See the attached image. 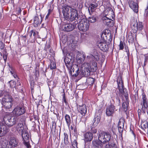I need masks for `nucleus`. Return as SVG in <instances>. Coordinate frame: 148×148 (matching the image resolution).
<instances>
[{
  "label": "nucleus",
  "mask_w": 148,
  "mask_h": 148,
  "mask_svg": "<svg viewBox=\"0 0 148 148\" xmlns=\"http://www.w3.org/2000/svg\"><path fill=\"white\" fill-rule=\"evenodd\" d=\"M84 140L86 142L91 141L93 138V134L90 132H87L84 134Z\"/></svg>",
  "instance_id": "obj_21"
},
{
  "label": "nucleus",
  "mask_w": 148,
  "mask_h": 148,
  "mask_svg": "<svg viewBox=\"0 0 148 148\" xmlns=\"http://www.w3.org/2000/svg\"><path fill=\"white\" fill-rule=\"evenodd\" d=\"M98 6V4L97 3H92L90 4L88 8V10H89V8H90V9L92 10L95 8H97Z\"/></svg>",
  "instance_id": "obj_35"
},
{
  "label": "nucleus",
  "mask_w": 148,
  "mask_h": 148,
  "mask_svg": "<svg viewBox=\"0 0 148 148\" xmlns=\"http://www.w3.org/2000/svg\"><path fill=\"white\" fill-rule=\"evenodd\" d=\"M86 56L83 54H81L78 55L77 57V60L78 63H82L85 60Z\"/></svg>",
  "instance_id": "obj_25"
},
{
  "label": "nucleus",
  "mask_w": 148,
  "mask_h": 148,
  "mask_svg": "<svg viewBox=\"0 0 148 148\" xmlns=\"http://www.w3.org/2000/svg\"><path fill=\"white\" fill-rule=\"evenodd\" d=\"M64 148H69V147L68 146H65L64 147Z\"/></svg>",
  "instance_id": "obj_63"
},
{
  "label": "nucleus",
  "mask_w": 148,
  "mask_h": 148,
  "mask_svg": "<svg viewBox=\"0 0 148 148\" xmlns=\"http://www.w3.org/2000/svg\"><path fill=\"white\" fill-rule=\"evenodd\" d=\"M115 109V106L113 104H111L106 109V115L108 116H112Z\"/></svg>",
  "instance_id": "obj_16"
},
{
  "label": "nucleus",
  "mask_w": 148,
  "mask_h": 148,
  "mask_svg": "<svg viewBox=\"0 0 148 148\" xmlns=\"http://www.w3.org/2000/svg\"><path fill=\"white\" fill-rule=\"evenodd\" d=\"M119 50H123L124 48V42L122 41H120V43L119 45Z\"/></svg>",
  "instance_id": "obj_42"
},
{
  "label": "nucleus",
  "mask_w": 148,
  "mask_h": 148,
  "mask_svg": "<svg viewBox=\"0 0 148 148\" xmlns=\"http://www.w3.org/2000/svg\"><path fill=\"white\" fill-rule=\"evenodd\" d=\"M8 32H6V34H5V38H8L10 36V35H8Z\"/></svg>",
  "instance_id": "obj_54"
},
{
  "label": "nucleus",
  "mask_w": 148,
  "mask_h": 148,
  "mask_svg": "<svg viewBox=\"0 0 148 148\" xmlns=\"http://www.w3.org/2000/svg\"><path fill=\"white\" fill-rule=\"evenodd\" d=\"M22 136L23 138V143L27 148H31L29 143V133L25 132H23L22 133Z\"/></svg>",
  "instance_id": "obj_11"
},
{
  "label": "nucleus",
  "mask_w": 148,
  "mask_h": 148,
  "mask_svg": "<svg viewBox=\"0 0 148 148\" xmlns=\"http://www.w3.org/2000/svg\"><path fill=\"white\" fill-rule=\"evenodd\" d=\"M10 73H11L12 75L13 76V77L15 78H16L17 77V75L15 73H14V72L12 71H10Z\"/></svg>",
  "instance_id": "obj_48"
},
{
  "label": "nucleus",
  "mask_w": 148,
  "mask_h": 148,
  "mask_svg": "<svg viewBox=\"0 0 148 148\" xmlns=\"http://www.w3.org/2000/svg\"><path fill=\"white\" fill-rule=\"evenodd\" d=\"M18 142L16 139L14 138H11L10 142V144L12 147H16L17 145Z\"/></svg>",
  "instance_id": "obj_26"
},
{
  "label": "nucleus",
  "mask_w": 148,
  "mask_h": 148,
  "mask_svg": "<svg viewBox=\"0 0 148 148\" xmlns=\"http://www.w3.org/2000/svg\"><path fill=\"white\" fill-rule=\"evenodd\" d=\"M143 26L142 24V23H139L138 24V30H141L143 29Z\"/></svg>",
  "instance_id": "obj_45"
},
{
  "label": "nucleus",
  "mask_w": 148,
  "mask_h": 148,
  "mask_svg": "<svg viewBox=\"0 0 148 148\" xmlns=\"http://www.w3.org/2000/svg\"><path fill=\"white\" fill-rule=\"evenodd\" d=\"M65 120L68 126L69 127L71 123L70 117L68 114H66L65 116Z\"/></svg>",
  "instance_id": "obj_28"
},
{
  "label": "nucleus",
  "mask_w": 148,
  "mask_h": 148,
  "mask_svg": "<svg viewBox=\"0 0 148 148\" xmlns=\"http://www.w3.org/2000/svg\"><path fill=\"white\" fill-rule=\"evenodd\" d=\"M27 57H29V58H30V57L31 58L32 57L31 55L30 54H27L26 55Z\"/></svg>",
  "instance_id": "obj_56"
},
{
  "label": "nucleus",
  "mask_w": 148,
  "mask_h": 148,
  "mask_svg": "<svg viewBox=\"0 0 148 148\" xmlns=\"http://www.w3.org/2000/svg\"><path fill=\"white\" fill-rule=\"evenodd\" d=\"M97 44L98 47L101 51L106 52L108 50V45H107L106 41L104 39H102L100 40Z\"/></svg>",
  "instance_id": "obj_14"
},
{
  "label": "nucleus",
  "mask_w": 148,
  "mask_h": 148,
  "mask_svg": "<svg viewBox=\"0 0 148 148\" xmlns=\"http://www.w3.org/2000/svg\"><path fill=\"white\" fill-rule=\"evenodd\" d=\"M108 10H109V12H108V14L110 15V14H111V15H112V16H111L112 17V18H113V15H114V13L113 12V10L111 8H109L108 9Z\"/></svg>",
  "instance_id": "obj_41"
},
{
  "label": "nucleus",
  "mask_w": 148,
  "mask_h": 148,
  "mask_svg": "<svg viewBox=\"0 0 148 148\" xmlns=\"http://www.w3.org/2000/svg\"><path fill=\"white\" fill-rule=\"evenodd\" d=\"M117 82L119 92V95L116 94L117 96L116 97V99L118 101V104L119 105H120V100L119 98V97H122V95H125L126 97H127V94L128 93L127 90L124 88L123 82L121 77L118 78L117 79Z\"/></svg>",
  "instance_id": "obj_5"
},
{
  "label": "nucleus",
  "mask_w": 148,
  "mask_h": 148,
  "mask_svg": "<svg viewBox=\"0 0 148 148\" xmlns=\"http://www.w3.org/2000/svg\"><path fill=\"white\" fill-rule=\"evenodd\" d=\"M51 12V10H49V11H48V13L47 14V15H46V17H45L46 19H47L48 18L49 16V15H50Z\"/></svg>",
  "instance_id": "obj_50"
},
{
  "label": "nucleus",
  "mask_w": 148,
  "mask_h": 148,
  "mask_svg": "<svg viewBox=\"0 0 148 148\" xmlns=\"http://www.w3.org/2000/svg\"><path fill=\"white\" fill-rule=\"evenodd\" d=\"M3 58L4 60L5 61V62L7 59V56L6 55L4 54L3 56Z\"/></svg>",
  "instance_id": "obj_52"
},
{
  "label": "nucleus",
  "mask_w": 148,
  "mask_h": 148,
  "mask_svg": "<svg viewBox=\"0 0 148 148\" xmlns=\"http://www.w3.org/2000/svg\"><path fill=\"white\" fill-rule=\"evenodd\" d=\"M76 24L67 23L64 24L62 28L63 31L67 32L73 31L76 27Z\"/></svg>",
  "instance_id": "obj_13"
},
{
  "label": "nucleus",
  "mask_w": 148,
  "mask_h": 148,
  "mask_svg": "<svg viewBox=\"0 0 148 148\" xmlns=\"http://www.w3.org/2000/svg\"><path fill=\"white\" fill-rule=\"evenodd\" d=\"M102 20L103 21V23L108 27H112L114 25L113 21L106 16H103L102 18Z\"/></svg>",
  "instance_id": "obj_19"
},
{
  "label": "nucleus",
  "mask_w": 148,
  "mask_h": 148,
  "mask_svg": "<svg viewBox=\"0 0 148 148\" xmlns=\"http://www.w3.org/2000/svg\"><path fill=\"white\" fill-rule=\"evenodd\" d=\"M125 121L123 118H121L118 123V126L124 127Z\"/></svg>",
  "instance_id": "obj_32"
},
{
  "label": "nucleus",
  "mask_w": 148,
  "mask_h": 148,
  "mask_svg": "<svg viewBox=\"0 0 148 148\" xmlns=\"http://www.w3.org/2000/svg\"><path fill=\"white\" fill-rule=\"evenodd\" d=\"M8 83L10 85V87L12 88L14 86L15 84V82L13 80H11L9 81Z\"/></svg>",
  "instance_id": "obj_40"
},
{
  "label": "nucleus",
  "mask_w": 148,
  "mask_h": 148,
  "mask_svg": "<svg viewBox=\"0 0 148 148\" xmlns=\"http://www.w3.org/2000/svg\"><path fill=\"white\" fill-rule=\"evenodd\" d=\"M92 51L90 54L87 56V58L88 59V61H92V60H94L95 61L98 60L99 59L98 53L96 50L95 49Z\"/></svg>",
  "instance_id": "obj_15"
},
{
  "label": "nucleus",
  "mask_w": 148,
  "mask_h": 148,
  "mask_svg": "<svg viewBox=\"0 0 148 148\" xmlns=\"http://www.w3.org/2000/svg\"><path fill=\"white\" fill-rule=\"evenodd\" d=\"M77 108L79 111L82 116H84L87 112V108L85 105H83L82 106L79 105Z\"/></svg>",
  "instance_id": "obj_22"
},
{
  "label": "nucleus",
  "mask_w": 148,
  "mask_h": 148,
  "mask_svg": "<svg viewBox=\"0 0 148 148\" xmlns=\"http://www.w3.org/2000/svg\"><path fill=\"white\" fill-rule=\"evenodd\" d=\"M30 36L31 37L33 34L34 37L36 35L38 34V32L34 30H32L30 32Z\"/></svg>",
  "instance_id": "obj_37"
},
{
  "label": "nucleus",
  "mask_w": 148,
  "mask_h": 148,
  "mask_svg": "<svg viewBox=\"0 0 148 148\" xmlns=\"http://www.w3.org/2000/svg\"><path fill=\"white\" fill-rule=\"evenodd\" d=\"M40 20L38 16H35L34 17V22L33 25L35 27H37L42 22L43 18L41 14L40 15Z\"/></svg>",
  "instance_id": "obj_23"
},
{
  "label": "nucleus",
  "mask_w": 148,
  "mask_h": 148,
  "mask_svg": "<svg viewBox=\"0 0 148 148\" xmlns=\"http://www.w3.org/2000/svg\"><path fill=\"white\" fill-rule=\"evenodd\" d=\"M73 138L74 140L71 142L73 148H77L78 143L77 141V138L75 136H74Z\"/></svg>",
  "instance_id": "obj_29"
},
{
  "label": "nucleus",
  "mask_w": 148,
  "mask_h": 148,
  "mask_svg": "<svg viewBox=\"0 0 148 148\" xmlns=\"http://www.w3.org/2000/svg\"><path fill=\"white\" fill-rule=\"evenodd\" d=\"M26 111V107L21 102L14 108L12 113L16 116H18L25 113Z\"/></svg>",
  "instance_id": "obj_7"
},
{
  "label": "nucleus",
  "mask_w": 148,
  "mask_h": 148,
  "mask_svg": "<svg viewBox=\"0 0 148 148\" xmlns=\"http://www.w3.org/2000/svg\"><path fill=\"white\" fill-rule=\"evenodd\" d=\"M56 123L55 122H53L52 124L51 130V132H52L53 134V133H55L56 132Z\"/></svg>",
  "instance_id": "obj_33"
},
{
  "label": "nucleus",
  "mask_w": 148,
  "mask_h": 148,
  "mask_svg": "<svg viewBox=\"0 0 148 148\" xmlns=\"http://www.w3.org/2000/svg\"><path fill=\"white\" fill-rule=\"evenodd\" d=\"M22 38L25 41L27 40L26 36H22Z\"/></svg>",
  "instance_id": "obj_53"
},
{
  "label": "nucleus",
  "mask_w": 148,
  "mask_h": 148,
  "mask_svg": "<svg viewBox=\"0 0 148 148\" xmlns=\"http://www.w3.org/2000/svg\"><path fill=\"white\" fill-rule=\"evenodd\" d=\"M98 136L99 139L101 140L105 144L110 141L114 142L113 140H111V136L110 133L106 132H102L98 134Z\"/></svg>",
  "instance_id": "obj_9"
},
{
  "label": "nucleus",
  "mask_w": 148,
  "mask_h": 148,
  "mask_svg": "<svg viewBox=\"0 0 148 148\" xmlns=\"http://www.w3.org/2000/svg\"><path fill=\"white\" fill-rule=\"evenodd\" d=\"M146 62H145V61H144V65L143 66H145L146 65Z\"/></svg>",
  "instance_id": "obj_59"
},
{
  "label": "nucleus",
  "mask_w": 148,
  "mask_h": 148,
  "mask_svg": "<svg viewBox=\"0 0 148 148\" xmlns=\"http://www.w3.org/2000/svg\"><path fill=\"white\" fill-rule=\"evenodd\" d=\"M130 131L132 132V134L134 135V136H135V134L134 133V132L133 131V130H131V129H130Z\"/></svg>",
  "instance_id": "obj_58"
},
{
  "label": "nucleus",
  "mask_w": 148,
  "mask_h": 148,
  "mask_svg": "<svg viewBox=\"0 0 148 148\" xmlns=\"http://www.w3.org/2000/svg\"><path fill=\"white\" fill-rule=\"evenodd\" d=\"M101 119V117L99 115V116H97L94 118L93 120V125L94 126H97L99 122Z\"/></svg>",
  "instance_id": "obj_27"
},
{
  "label": "nucleus",
  "mask_w": 148,
  "mask_h": 148,
  "mask_svg": "<svg viewBox=\"0 0 148 148\" xmlns=\"http://www.w3.org/2000/svg\"><path fill=\"white\" fill-rule=\"evenodd\" d=\"M63 17L66 20L73 21L75 20L77 21L79 15L78 14L77 11L76 9L68 5L64 6L62 8Z\"/></svg>",
  "instance_id": "obj_2"
},
{
  "label": "nucleus",
  "mask_w": 148,
  "mask_h": 148,
  "mask_svg": "<svg viewBox=\"0 0 148 148\" xmlns=\"http://www.w3.org/2000/svg\"><path fill=\"white\" fill-rule=\"evenodd\" d=\"M4 45L3 42H0V49H4Z\"/></svg>",
  "instance_id": "obj_47"
},
{
  "label": "nucleus",
  "mask_w": 148,
  "mask_h": 148,
  "mask_svg": "<svg viewBox=\"0 0 148 148\" xmlns=\"http://www.w3.org/2000/svg\"><path fill=\"white\" fill-rule=\"evenodd\" d=\"M142 106V112L145 113L147 111L148 108V101L146 95L144 94H142V100L141 102Z\"/></svg>",
  "instance_id": "obj_12"
},
{
  "label": "nucleus",
  "mask_w": 148,
  "mask_h": 148,
  "mask_svg": "<svg viewBox=\"0 0 148 148\" xmlns=\"http://www.w3.org/2000/svg\"><path fill=\"white\" fill-rule=\"evenodd\" d=\"M3 121L6 126L7 125L9 127H11L17 122L18 119L16 116L6 115L3 118Z\"/></svg>",
  "instance_id": "obj_8"
},
{
  "label": "nucleus",
  "mask_w": 148,
  "mask_h": 148,
  "mask_svg": "<svg viewBox=\"0 0 148 148\" xmlns=\"http://www.w3.org/2000/svg\"><path fill=\"white\" fill-rule=\"evenodd\" d=\"M129 5L130 7L134 11L137 13L138 11V3L134 0H129Z\"/></svg>",
  "instance_id": "obj_17"
},
{
  "label": "nucleus",
  "mask_w": 148,
  "mask_h": 148,
  "mask_svg": "<svg viewBox=\"0 0 148 148\" xmlns=\"http://www.w3.org/2000/svg\"><path fill=\"white\" fill-rule=\"evenodd\" d=\"M97 18V16H93L92 17H89V18L88 20V21L91 23H94L96 21Z\"/></svg>",
  "instance_id": "obj_31"
},
{
  "label": "nucleus",
  "mask_w": 148,
  "mask_h": 148,
  "mask_svg": "<svg viewBox=\"0 0 148 148\" xmlns=\"http://www.w3.org/2000/svg\"><path fill=\"white\" fill-rule=\"evenodd\" d=\"M63 100H64V102L66 104V99L64 97H63Z\"/></svg>",
  "instance_id": "obj_57"
},
{
  "label": "nucleus",
  "mask_w": 148,
  "mask_h": 148,
  "mask_svg": "<svg viewBox=\"0 0 148 148\" xmlns=\"http://www.w3.org/2000/svg\"><path fill=\"white\" fill-rule=\"evenodd\" d=\"M131 26L134 33H136L138 30V23L136 19H131L130 22Z\"/></svg>",
  "instance_id": "obj_20"
},
{
  "label": "nucleus",
  "mask_w": 148,
  "mask_h": 148,
  "mask_svg": "<svg viewBox=\"0 0 148 148\" xmlns=\"http://www.w3.org/2000/svg\"><path fill=\"white\" fill-rule=\"evenodd\" d=\"M94 82L95 79L89 77L86 79V82L89 85H92L94 83Z\"/></svg>",
  "instance_id": "obj_30"
},
{
  "label": "nucleus",
  "mask_w": 148,
  "mask_h": 148,
  "mask_svg": "<svg viewBox=\"0 0 148 148\" xmlns=\"http://www.w3.org/2000/svg\"><path fill=\"white\" fill-rule=\"evenodd\" d=\"M50 47V45H47L46 46L44 50L46 51H47L49 49Z\"/></svg>",
  "instance_id": "obj_49"
},
{
  "label": "nucleus",
  "mask_w": 148,
  "mask_h": 148,
  "mask_svg": "<svg viewBox=\"0 0 148 148\" xmlns=\"http://www.w3.org/2000/svg\"><path fill=\"white\" fill-rule=\"evenodd\" d=\"M128 40V41L130 43H132L134 41V38L133 36L132 35H129L127 38Z\"/></svg>",
  "instance_id": "obj_38"
},
{
  "label": "nucleus",
  "mask_w": 148,
  "mask_h": 148,
  "mask_svg": "<svg viewBox=\"0 0 148 148\" xmlns=\"http://www.w3.org/2000/svg\"><path fill=\"white\" fill-rule=\"evenodd\" d=\"M9 132V128L7 126L3 123L0 124V137L4 136Z\"/></svg>",
  "instance_id": "obj_18"
},
{
  "label": "nucleus",
  "mask_w": 148,
  "mask_h": 148,
  "mask_svg": "<svg viewBox=\"0 0 148 148\" xmlns=\"http://www.w3.org/2000/svg\"><path fill=\"white\" fill-rule=\"evenodd\" d=\"M2 148H12L11 147H2Z\"/></svg>",
  "instance_id": "obj_60"
},
{
  "label": "nucleus",
  "mask_w": 148,
  "mask_h": 148,
  "mask_svg": "<svg viewBox=\"0 0 148 148\" xmlns=\"http://www.w3.org/2000/svg\"><path fill=\"white\" fill-rule=\"evenodd\" d=\"M97 131V130L96 129H94L92 130V132L94 133H96Z\"/></svg>",
  "instance_id": "obj_55"
},
{
  "label": "nucleus",
  "mask_w": 148,
  "mask_h": 148,
  "mask_svg": "<svg viewBox=\"0 0 148 148\" xmlns=\"http://www.w3.org/2000/svg\"><path fill=\"white\" fill-rule=\"evenodd\" d=\"M125 46V51L127 52V55L128 56L130 55V52H129V49L128 48V47L127 46L125 45L124 44Z\"/></svg>",
  "instance_id": "obj_43"
},
{
  "label": "nucleus",
  "mask_w": 148,
  "mask_h": 148,
  "mask_svg": "<svg viewBox=\"0 0 148 148\" xmlns=\"http://www.w3.org/2000/svg\"><path fill=\"white\" fill-rule=\"evenodd\" d=\"M125 97L126 101L124 102H123L122 104L123 108L125 111H126L127 110V106L129 103V100L128 99V94H127V97H126L125 95H124Z\"/></svg>",
  "instance_id": "obj_24"
},
{
  "label": "nucleus",
  "mask_w": 148,
  "mask_h": 148,
  "mask_svg": "<svg viewBox=\"0 0 148 148\" xmlns=\"http://www.w3.org/2000/svg\"><path fill=\"white\" fill-rule=\"evenodd\" d=\"M3 94L2 93H1L0 94V97H2L3 96Z\"/></svg>",
  "instance_id": "obj_62"
},
{
  "label": "nucleus",
  "mask_w": 148,
  "mask_h": 148,
  "mask_svg": "<svg viewBox=\"0 0 148 148\" xmlns=\"http://www.w3.org/2000/svg\"><path fill=\"white\" fill-rule=\"evenodd\" d=\"M69 57H66L64 60L65 65L68 69L70 71L69 73L73 77H76L80 73L79 68L77 65L72 64L71 62L72 57L69 55Z\"/></svg>",
  "instance_id": "obj_3"
},
{
  "label": "nucleus",
  "mask_w": 148,
  "mask_h": 148,
  "mask_svg": "<svg viewBox=\"0 0 148 148\" xmlns=\"http://www.w3.org/2000/svg\"><path fill=\"white\" fill-rule=\"evenodd\" d=\"M89 27V23L86 19L83 18L79 23L78 27L81 31L85 32L88 30Z\"/></svg>",
  "instance_id": "obj_10"
},
{
  "label": "nucleus",
  "mask_w": 148,
  "mask_h": 148,
  "mask_svg": "<svg viewBox=\"0 0 148 148\" xmlns=\"http://www.w3.org/2000/svg\"><path fill=\"white\" fill-rule=\"evenodd\" d=\"M64 143L66 145L67 144L69 143L68 140V136L67 134L64 133Z\"/></svg>",
  "instance_id": "obj_34"
},
{
  "label": "nucleus",
  "mask_w": 148,
  "mask_h": 148,
  "mask_svg": "<svg viewBox=\"0 0 148 148\" xmlns=\"http://www.w3.org/2000/svg\"><path fill=\"white\" fill-rule=\"evenodd\" d=\"M146 131L147 132V134H148V129L146 130Z\"/></svg>",
  "instance_id": "obj_64"
},
{
  "label": "nucleus",
  "mask_w": 148,
  "mask_h": 148,
  "mask_svg": "<svg viewBox=\"0 0 148 148\" xmlns=\"http://www.w3.org/2000/svg\"><path fill=\"white\" fill-rule=\"evenodd\" d=\"M141 128L144 130L145 132L148 129L147 124H145L144 123H142L141 124Z\"/></svg>",
  "instance_id": "obj_36"
},
{
  "label": "nucleus",
  "mask_w": 148,
  "mask_h": 148,
  "mask_svg": "<svg viewBox=\"0 0 148 148\" xmlns=\"http://www.w3.org/2000/svg\"><path fill=\"white\" fill-rule=\"evenodd\" d=\"M145 62H147V60H148V54H146L145 55Z\"/></svg>",
  "instance_id": "obj_51"
},
{
  "label": "nucleus",
  "mask_w": 148,
  "mask_h": 148,
  "mask_svg": "<svg viewBox=\"0 0 148 148\" xmlns=\"http://www.w3.org/2000/svg\"><path fill=\"white\" fill-rule=\"evenodd\" d=\"M90 61V63H84L82 64L81 66L80 75L82 76L88 77L91 72H95L97 69V63L94 60Z\"/></svg>",
  "instance_id": "obj_1"
},
{
  "label": "nucleus",
  "mask_w": 148,
  "mask_h": 148,
  "mask_svg": "<svg viewBox=\"0 0 148 148\" xmlns=\"http://www.w3.org/2000/svg\"><path fill=\"white\" fill-rule=\"evenodd\" d=\"M23 124L21 123H19L16 126V128L17 130H19V129L21 128L23 126Z\"/></svg>",
  "instance_id": "obj_44"
},
{
  "label": "nucleus",
  "mask_w": 148,
  "mask_h": 148,
  "mask_svg": "<svg viewBox=\"0 0 148 148\" xmlns=\"http://www.w3.org/2000/svg\"><path fill=\"white\" fill-rule=\"evenodd\" d=\"M13 99L12 96L7 94L2 98L1 103L3 106L6 109V111H10L13 106Z\"/></svg>",
  "instance_id": "obj_6"
},
{
  "label": "nucleus",
  "mask_w": 148,
  "mask_h": 148,
  "mask_svg": "<svg viewBox=\"0 0 148 148\" xmlns=\"http://www.w3.org/2000/svg\"><path fill=\"white\" fill-rule=\"evenodd\" d=\"M139 110H140H140H138V116H139V114H139L140 112L139 111Z\"/></svg>",
  "instance_id": "obj_61"
},
{
  "label": "nucleus",
  "mask_w": 148,
  "mask_h": 148,
  "mask_svg": "<svg viewBox=\"0 0 148 148\" xmlns=\"http://www.w3.org/2000/svg\"><path fill=\"white\" fill-rule=\"evenodd\" d=\"M50 68L51 69H54L56 68V64L53 62H51L50 64Z\"/></svg>",
  "instance_id": "obj_39"
},
{
  "label": "nucleus",
  "mask_w": 148,
  "mask_h": 148,
  "mask_svg": "<svg viewBox=\"0 0 148 148\" xmlns=\"http://www.w3.org/2000/svg\"><path fill=\"white\" fill-rule=\"evenodd\" d=\"M123 127H121L118 126V130L119 133H121L123 131Z\"/></svg>",
  "instance_id": "obj_46"
},
{
  "label": "nucleus",
  "mask_w": 148,
  "mask_h": 148,
  "mask_svg": "<svg viewBox=\"0 0 148 148\" xmlns=\"http://www.w3.org/2000/svg\"><path fill=\"white\" fill-rule=\"evenodd\" d=\"M92 144L93 148H117V146L114 142L110 141L105 144L98 136V139L93 140Z\"/></svg>",
  "instance_id": "obj_4"
}]
</instances>
